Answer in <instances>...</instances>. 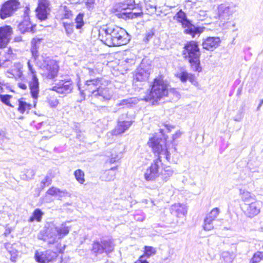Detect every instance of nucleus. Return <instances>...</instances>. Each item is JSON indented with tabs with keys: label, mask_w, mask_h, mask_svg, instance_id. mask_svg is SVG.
I'll return each instance as SVG.
<instances>
[{
	"label": "nucleus",
	"mask_w": 263,
	"mask_h": 263,
	"mask_svg": "<svg viewBox=\"0 0 263 263\" xmlns=\"http://www.w3.org/2000/svg\"><path fill=\"white\" fill-rule=\"evenodd\" d=\"M157 158L153 160L151 166L146 170L145 179L147 181L155 180L160 175L159 168L162 164V158L167 162L171 161L170 154L166 148L165 141L161 138L154 137L149 139L148 143Z\"/></svg>",
	"instance_id": "nucleus-1"
},
{
	"label": "nucleus",
	"mask_w": 263,
	"mask_h": 263,
	"mask_svg": "<svg viewBox=\"0 0 263 263\" xmlns=\"http://www.w3.org/2000/svg\"><path fill=\"white\" fill-rule=\"evenodd\" d=\"M101 40L108 46H119L129 41L128 33L122 28L112 24L102 27L99 31Z\"/></svg>",
	"instance_id": "nucleus-2"
},
{
	"label": "nucleus",
	"mask_w": 263,
	"mask_h": 263,
	"mask_svg": "<svg viewBox=\"0 0 263 263\" xmlns=\"http://www.w3.org/2000/svg\"><path fill=\"white\" fill-rule=\"evenodd\" d=\"M70 228L63 223L57 226L53 223H49L45 231L41 232L37 236L39 239L48 241L50 244H53L59 239H61L67 235Z\"/></svg>",
	"instance_id": "nucleus-3"
},
{
	"label": "nucleus",
	"mask_w": 263,
	"mask_h": 263,
	"mask_svg": "<svg viewBox=\"0 0 263 263\" xmlns=\"http://www.w3.org/2000/svg\"><path fill=\"white\" fill-rule=\"evenodd\" d=\"M168 94V85L161 78L154 79L151 90L146 94L143 100L158 104L159 102Z\"/></svg>",
	"instance_id": "nucleus-4"
},
{
	"label": "nucleus",
	"mask_w": 263,
	"mask_h": 263,
	"mask_svg": "<svg viewBox=\"0 0 263 263\" xmlns=\"http://www.w3.org/2000/svg\"><path fill=\"white\" fill-rule=\"evenodd\" d=\"M183 57L190 63L193 70L200 72L201 67L200 66L199 58L200 51L198 43L194 41L187 42L183 47L182 51Z\"/></svg>",
	"instance_id": "nucleus-5"
},
{
	"label": "nucleus",
	"mask_w": 263,
	"mask_h": 263,
	"mask_svg": "<svg viewBox=\"0 0 263 263\" xmlns=\"http://www.w3.org/2000/svg\"><path fill=\"white\" fill-rule=\"evenodd\" d=\"M42 60L36 61V64L41 70V74L43 78L47 80H54L57 77L59 66L57 62L49 57L42 56Z\"/></svg>",
	"instance_id": "nucleus-6"
},
{
	"label": "nucleus",
	"mask_w": 263,
	"mask_h": 263,
	"mask_svg": "<svg viewBox=\"0 0 263 263\" xmlns=\"http://www.w3.org/2000/svg\"><path fill=\"white\" fill-rule=\"evenodd\" d=\"M114 247V245L109 240H103L101 241H96L92 244L91 252L96 256L104 253L107 254L113 250Z\"/></svg>",
	"instance_id": "nucleus-7"
},
{
	"label": "nucleus",
	"mask_w": 263,
	"mask_h": 263,
	"mask_svg": "<svg viewBox=\"0 0 263 263\" xmlns=\"http://www.w3.org/2000/svg\"><path fill=\"white\" fill-rule=\"evenodd\" d=\"M177 18L178 21L181 23L182 27L185 28L184 33L191 35L192 37H195L196 35L199 36L205 29L203 27L195 26L187 19V17Z\"/></svg>",
	"instance_id": "nucleus-8"
},
{
	"label": "nucleus",
	"mask_w": 263,
	"mask_h": 263,
	"mask_svg": "<svg viewBox=\"0 0 263 263\" xmlns=\"http://www.w3.org/2000/svg\"><path fill=\"white\" fill-rule=\"evenodd\" d=\"M111 12L117 16H139V13H133L128 4L118 3L115 4L111 9Z\"/></svg>",
	"instance_id": "nucleus-9"
},
{
	"label": "nucleus",
	"mask_w": 263,
	"mask_h": 263,
	"mask_svg": "<svg viewBox=\"0 0 263 263\" xmlns=\"http://www.w3.org/2000/svg\"><path fill=\"white\" fill-rule=\"evenodd\" d=\"M93 99L92 101L96 103L108 101L112 98L114 91L111 88L106 87L103 84L99 86L98 90L93 92Z\"/></svg>",
	"instance_id": "nucleus-10"
},
{
	"label": "nucleus",
	"mask_w": 263,
	"mask_h": 263,
	"mask_svg": "<svg viewBox=\"0 0 263 263\" xmlns=\"http://www.w3.org/2000/svg\"><path fill=\"white\" fill-rule=\"evenodd\" d=\"M73 89L72 82L71 80H60L55 86L50 89L57 92L58 93L67 95L70 93Z\"/></svg>",
	"instance_id": "nucleus-11"
},
{
	"label": "nucleus",
	"mask_w": 263,
	"mask_h": 263,
	"mask_svg": "<svg viewBox=\"0 0 263 263\" xmlns=\"http://www.w3.org/2000/svg\"><path fill=\"white\" fill-rule=\"evenodd\" d=\"M17 0H9L5 2L0 10V16H10L12 15L18 8Z\"/></svg>",
	"instance_id": "nucleus-12"
},
{
	"label": "nucleus",
	"mask_w": 263,
	"mask_h": 263,
	"mask_svg": "<svg viewBox=\"0 0 263 263\" xmlns=\"http://www.w3.org/2000/svg\"><path fill=\"white\" fill-rule=\"evenodd\" d=\"M150 72V67L142 64L135 71L134 76V81L139 82L145 81L148 79Z\"/></svg>",
	"instance_id": "nucleus-13"
},
{
	"label": "nucleus",
	"mask_w": 263,
	"mask_h": 263,
	"mask_svg": "<svg viewBox=\"0 0 263 263\" xmlns=\"http://www.w3.org/2000/svg\"><path fill=\"white\" fill-rule=\"evenodd\" d=\"M126 116V115H122L119 118L117 126L112 131V135L117 136L122 134L131 126L132 124V121L124 120Z\"/></svg>",
	"instance_id": "nucleus-14"
},
{
	"label": "nucleus",
	"mask_w": 263,
	"mask_h": 263,
	"mask_svg": "<svg viewBox=\"0 0 263 263\" xmlns=\"http://www.w3.org/2000/svg\"><path fill=\"white\" fill-rule=\"evenodd\" d=\"M57 257V253L50 250H47L44 252L41 253L36 251L35 253L36 261L41 263H47L52 261Z\"/></svg>",
	"instance_id": "nucleus-15"
},
{
	"label": "nucleus",
	"mask_w": 263,
	"mask_h": 263,
	"mask_svg": "<svg viewBox=\"0 0 263 263\" xmlns=\"http://www.w3.org/2000/svg\"><path fill=\"white\" fill-rule=\"evenodd\" d=\"M220 213V209L215 208L206 215L204 220V230L210 231L214 228L213 222L216 219Z\"/></svg>",
	"instance_id": "nucleus-16"
},
{
	"label": "nucleus",
	"mask_w": 263,
	"mask_h": 263,
	"mask_svg": "<svg viewBox=\"0 0 263 263\" xmlns=\"http://www.w3.org/2000/svg\"><path fill=\"white\" fill-rule=\"evenodd\" d=\"M104 82V81L102 78L91 79L86 82L85 89L89 92L88 95H90L92 100L93 99V92L98 90L99 86L102 85Z\"/></svg>",
	"instance_id": "nucleus-17"
},
{
	"label": "nucleus",
	"mask_w": 263,
	"mask_h": 263,
	"mask_svg": "<svg viewBox=\"0 0 263 263\" xmlns=\"http://www.w3.org/2000/svg\"><path fill=\"white\" fill-rule=\"evenodd\" d=\"M220 42L219 37H208L203 40L202 46L203 49L213 51L220 45Z\"/></svg>",
	"instance_id": "nucleus-18"
},
{
	"label": "nucleus",
	"mask_w": 263,
	"mask_h": 263,
	"mask_svg": "<svg viewBox=\"0 0 263 263\" xmlns=\"http://www.w3.org/2000/svg\"><path fill=\"white\" fill-rule=\"evenodd\" d=\"M12 28L9 26L0 27V48L6 46L10 39Z\"/></svg>",
	"instance_id": "nucleus-19"
},
{
	"label": "nucleus",
	"mask_w": 263,
	"mask_h": 263,
	"mask_svg": "<svg viewBox=\"0 0 263 263\" xmlns=\"http://www.w3.org/2000/svg\"><path fill=\"white\" fill-rule=\"evenodd\" d=\"M245 213L249 217H253L260 212V204L258 202H251L250 203H246Z\"/></svg>",
	"instance_id": "nucleus-20"
},
{
	"label": "nucleus",
	"mask_w": 263,
	"mask_h": 263,
	"mask_svg": "<svg viewBox=\"0 0 263 263\" xmlns=\"http://www.w3.org/2000/svg\"><path fill=\"white\" fill-rule=\"evenodd\" d=\"M50 3L48 0H39L38 6L35 10L37 13L36 16H47L49 11Z\"/></svg>",
	"instance_id": "nucleus-21"
},
{
	"label": "nucleus",
	"mask_w": 263,
	"mask_h": 263,
	"mask_svg": "<svg viewBox=\"0 0 263 263\" xmlns=\"http://www.w3.org/2000/svg\"><path fill=\"white\" fill-rule=\"evenodd\" d=\"M29 87L32 97L36 100L39 93V82L36 75L32 76L29 82Z\"/></svg>",
	"instance_id": "nucleus-22"
},
{
	"label": "nucleus",
	"mask_w": 263,
	"mask_h": 263,
	"mask_svg": "<svg viewBox=\"0 0 263 263\" xmlns=\"http://www.w3.org/2000/svg\"><path fill=\"white\" fill-rule=\"evenodd\" d=\"M170 210L172 214L178 217H183L187 213L185 206L180 203H175L172 205Z\"/></svg>",
	"instance_id": "nucleus-23"
},
{
	"label": "nucleus",
	"mask_w": 263,
	"mask_h": 263,
	"mask_svg": "<svg viewBox=\"0 0 263 263\" xmlns=\"http://www.w3.org/2000/svg\"><path fill=\"white\" fill-rule=\"evenodd\" d=\"M83 18V17H75L74 22L73 23L72 25L67 24V22L64 23V26L66 33L67 34H70L72 32L73 26L78 29H81L84 24Z\"/></svg>",
	"instance_id": "nucleus-24"
},
{
	"label": "nucleus",
	"mask_w": 263,
	"mask_h": 263,
	"mask_svg": "<svg viewBox=\"0 0 263 263\" xmlns=\"http://www.w3.org/2000/svg\"><path fill=\"white\" fill-rule=\"evenodd\" d=\"M35 26V25H33L31 23L30 17H25L23 21L19 24L18 28L23 33L25 32H32L33 31V27Z\"/></svg>",
	"instance_id": "nucleus-25"
},
{
	"label": "nucleus",
	"mask_w": 263,
	"mask_h": 263,
	"mask_svg": "<svg viewBox=\"0 0 263 263\" xmlns=\"http://www.w3.org/2000/svg\"><path fill=\"white\" fill-rule=\"evenodd\" d=\"M234 8L230 7L227 4H221L218 7V16H230L233 14Z\"/></svg>",
	"instance_id": "nucleus-26"
},
{
	"label": "nucleus",
	"mask_w": 263,
	"mask_h": 263,
	"mask_svg": "<svg viewBox=\"0 0 263 263\" xmlns=\"http://www.w3.org/2000/svg\"><path fill=\"white\" fill-rule=\"evenodd\" d=\"M12 58V51L10 48H7L0 52V67L5 62L10 61Z\"/></svg>",
	"instance_id": "nucleus-27"
},
{
	"label": "nucleus",
	"mask_w": 263,
	"mask_h": 263,
	"mask_svg": "<svg viewBox=\"0 0 263 263\" xmlns=\"http://www.w3.org/2000/svg\"><path fill=\"white\" fill-rule=\"evenodd\" d=\"M116 167H112L109 170L105 171L101 176L102 181H110L115 178Z\"/></svg>",
	"instance_id": "nucleus-28"
},
{
	"label": "nucleus",
	"mask_w": 263,
	"mask_h": 263,
	"mask_svg": "<svg viewBox=\"0 0 263 263\" xmlns=\"http://www.w3.org/2000/svg\"><path fill=\"white\" fill-rule=\"evenodd\" d=\"M40 44V41L33 39L31 41V52L32 57L35 61H37L39 58L38 49Z\"/></svg>",
	"instance_id": "nucleus-29"
},
{
	"label": "nucleus",
	"mask_w": 263,
	"mask_h": 263,
	"mask_svg": "<svg viewBox=\"0 0 263 263\" xmlns=\"http://www.w3.org/2000/svg\"><path fill=\"white\" fill-rule=\"evenodd\" d=\"M174 173V170L169 166L164 167L161 173V177L163 181L166 182L170 179Z\"/></svg>",
	"instance_id": "nucleus-30"
},
{
	"label": "nucleus",
	"mask_w": 263,
	"mask_h": 263,
	"mask_svg": "<svg viewBox=\"0 0 263 263\" xmlns=\"http://www.w3.org/2000/svg\"><path fill=\"white\" fill-rule=\"evenodd\" d=\"M235 257L232 252L229 251H223L220 254V257L223 259L224 263H232Z\"/></svg>",
	"instance_id": "nucleus-31"
},
{
	"label": "nucleus",
	"mask_w": 263,
	"mask_h": 263,
	"mask_svg": "<svg viewBox=\"0 0 263 263\" xmlns=\"http://www.w3.org/2000/svg\"><path fill=\"white\" fill-rule=\"evenodd\" d=\"M137 103V100L136 98H131L120 101V103L117 104V106H122L123 107H130Z\"/></svg>",
	"instance_id": "nucleus-32"
},
{
	"label": "nucleus",
	"mask_w": 263,
	"mask_h": 263,
	"mask_svg": "<svg viewBox=\"0 0 263 263\" xmlns=\"http://www.w3.org/2000/svg\"><path fill=\"white\" fill-rule=\"evenodd\" d=\"M239 192L242 200L246 203H249V202L254 200L253 196L249 192L242 189H240Z\"/></svg>",
	"instance_id": "nucleus-33"
},
{
	"label": "nucleus",
	"mask_w": 263,
	"mask_h": 263,
	"mask_svg": "<svg viewBox=\"0 0 263 263\" xmlns=\"http://www.w3.org/2000/svg\"><path fill=\"white\" fill-rule=\"evenodd\" d=\"M43 214L44 213L40 209H36L34 211L32 216L30 217L28 221L29 222H32L35 220L36 221L40 222L41 220Z\"/></svg>",
	"instance_id": "nucleus-34"
},
{
	"label": "nucleus",
	"mask_w": 263,
	"mask_h": 263,
	"mask_svg": "<svg viewBox=\"0 0 263 263\" xmlns=\"http://www.w3.org/2000/svg\"><path fill=\"white\" fill-rule=\"evenodd\" d=\"M31 105L22 100H18V110L23 114L26 110L31 109Z\"/></svg>",
	"instance_id": "nucleus-35"
},
{
	"label": "nucleus",
	"mask_w": 263,
	"mask_h": 263,
	"mask_svg": "<svg viewBox=\"0 0 263 263\" xmlns=\"http://www.w3.org/2000/svg\"><path fill=\"white\" fill-rule=\"evenodd\" d=\"M263 260V252L257 251L255 253L250 260L251 263H259Z\"/></svg>",
	"instance_id": "nucleus-36"
},
{
	"label": "nucleus",
	"mask_w": 263,
	"mask_h": 263,
	"mask_svg": "<svg viewBox=\"0 0 263 263\" xmlns=\"http://www.w3.org/2000/svg\"><path fill=\"white\" fill-rule=\"evenodd\" d=\"M156 253V250L155 248L151 246H145L144 257L145 256L149 258L154 255Z\"/></svg>",
	"instance_id": "nucleus-37"
},
{
	"label": "nucleus",
	"mask_w": 263,
	"mask_h": 263,
	"mask_svg": "<svg viewBox=\"0 0 263 263\" xmlns=\"http://www.w3.org/2000/svg\"><path fill=\"white\" fill-rule=\"evenodd\" d=\"M74 175L77 180L81 184H83L84 179V173L81 170H77L74 172Z\"/></svg>",
	"instance_id": "nucleus-38"
},
{
	"label": "nucleus",
	"mask_w": 263,
	"mask_h": 263,
	"mask_svg": "<svg viewBox=\"0 0 263 263\" xmlns=\"http://www.w3.org/2000/svg\"><path fill=\"white\" fill-rule=\"evenodd\" d=\"M60 11L64 16H69L73 15L71 11L66 6H61Z\"/></svg>",
	"instance_id": "nucleus-39"
},
{
	"label": "nucleus",
	"mask_w": 263,
	"mask_h": 263,
	"mask_svg": "<svg viewBox=\"0 0 263 263\" xmlns=\"http://www.w3.org/2000/svg\"><path fill=\"white\" fill-rule=\"evenodd\" d=\"M52 182L51 178L47 175L41 182L40 187L43 189L45 186L49 185Z\"/></svg>",
	"instance_id": "nucleus-40"
},
{
	"label": "nucleus",
	"mask_w": 263,
	"mask_h": 263,
	"mask_svg": "<svg viewBox=\"0 0 263 263\" xmlns=\"http://www.w3.org/2000/svg\"><path fill=\"white\" fill-rule=\"evenodd\" d=\"M62 193L64 192L61 191L60 189L54 187L50 188L47 192L48 194L51 196H57Z\"/></svg>",
	"instance_id": "nucleus-41"
},
{
	"label": "nucleus",
	"mask_w": 263,
	"mask_h": 263,
	"mask_svg": "<svg viewBox=\"0 0 263 263\" xmlns=\"http://www.w3.org/2000/svg\"><path fill=\"white\" fill-rule=\"evenodd\" d=\"M11 96L8 95H0V100L3 103L8 106H12L9 103V100Z\"/></svg>",
	"instance_id": "nucleus-42"
},
{
	"label": "nucleus",
	"mask_w": 263,
	"mask_h": 263,
	"mask_svg": "<svg viewBox=\"0 0 263 263\" xmlns=\"http://www.w3.org/2000/svg\"><path fill=\"white\" fill-rule=\"evenodd\" d=\"M189 74L187 72L183 71L178 74V77L182 82H185L189 78Z\"/></svg>",
	"instance_id": "nucleus-43"
},
{
	"label": "nucleus",
	"mask_w": 263,
	"mask_h": 263,
	"mask_svg": "<svg viewBox=\"0 0 263 263\" xmlns=\"http://www.w3.org/2000/svg\"><path fill=\"white\" fill-rule=\"evenodd\" d=\"M35 174V172L34 170L32 169L27 170L26 172V178L27 179H31L34 177Z\"/></svg>",
	"instance_id": "nucleus-44"
},
{
	"label": "nucleus",
	"mask_w": 263,
	"mask_h": 263,
	"mask_svg": "<svg viewBox=\"0 0 263 263\" xmlns=\"http://www.w3.org/2000/svg\"><path fill=\"white\" fill-rule=\"evenodd\" d=\"M155 31L154 29L149 30L147 33L145 34V41L148 42L154 35Z\"/></svg>",
	"instance_id": "nucleus-45"
},
{
	"label": "nucleus",
	"mask_w": 263,
	"mask_h": 263,
	"mask_svg": "<svg viewBox=\"0 0 263 263\" xmlns=\"http://www.w3.org/2000/svg\"><path fill=\"white\" fill-rule=\"evenodd\" d=\"M11 257L10 260L11 261L15 262L16 261V258L17 256V252L16 250H13L9 252Z\"/></svg>",
	"instance_id": "nucleus-46"
},
{
	"label": "nucleus",
	"mask_w": 263,
	"mask_h": 263,
	"mask_svg": "<svg viewBox=\"0 0 263 263\" xmlns=\"http://www.w3.org/2000/svg\"><path fill=\"white\" fill-rule=\"evenodd\" d=\"M28 67L29 71L32 74V76L36 75L35 69L33 68V65L31 64V61H28L27 62Z\"/></svg>",
	"instance_id": "nucleus-47"
},
{
	"label": "nucleus",
	"mask_w": 263,
	"mask_h": 263,
	"mask_svg": "<svg viewBox=\"0 0 263 263\" xmlns=\"http://www.w3.org/2000/svg\"><path fill=\"white\" fill-rule=\"evenodd\" d=\"M16 72L17 73L15 76L14 73H13L8 72V73L9 74L8 77H14L15 78H21L23 75L22 71H21L20 70H18Z\"/></svg>",
	"instance_id": "nucleus-48"
},
{
	"label": "nucleus",
	"mask_w": 263,
	"mask_h": 263,
	"mask_svg": "<svg viewBox=\"0 0 263 263\" xmlns=\"http://www.w3.org/2000/svg\"><path fill=\"white\" fill-rule=\"evenodd\" d=\"M175 12H176V14L174 16H186L185 13L183 11H182L181 9H179V8H177L175 9Z\"/></svg>",
	"instance_id": "nucleus-49"
},
{
	"label": "nucleus",
	"mask_w": 263,
	"mask_h": 263,
	"mask_svg": "<svg viewBox=\"0 0 263 263\" xmlns=\"http://www.w3.org/2000/svg\"><path fill=\"white\" fill-rule=\"evenodd\" d=\"M48 102L50 106L52 107H56L59 103L58 100L56 99L49 100Z\"/></svg>",
	"instance_id": "nucleus-50"
},
{
	"label": "nucleus",
	"mask_w": 263,
	"mask_h": 263,
	"mask_svg": "<svg viewBox=\"0 0 263 263\" xmlns=\"http://www.w3.org/2000/svg\"><path fill=\"white\" fill-rule=\"evenodd\" d=\"M94 3L95 0H87V1L85 3V5L88 9H90L93 7Z\"/></svg>",
	"instance_id": "nucleus-51"
},
{
	"label": "nucleus",
	"mask_w": 263,
	"mask_h": 263,
	"mask_svg": "<svg viewBox=\"0 0 263 263\" xmlns=\"http://www.w3.org/2000/svg\"><path fill=\"white\" fill-rule=\"evenodd\" d=\"M78 87H79V89L80 91V97H81V99L80 100H79V101L81 102L82 101L85 100V92L83 90H81L80 89V86L79 85H78Z\"/></svg>",
	"instance_id": "nucleus-52"
},
{
	"label": "nucleus",
	"mask_w": 263,
	"mask_h": 263,
	"mask_svg": "<svg viewBox=\"0 0 263 263\" xmlns=\"http://www.w3.org/2000/svg\"><path fill=\"white\" fill-rule=\"evenodd\" d=\"M144 258V255H142L140 256L139 259L137 260L135 263H148V261H147L145 260H143L142 259Z\"/></svg>",
	"instance_id": "nucleus-53"
},
{
	"label": "nucleus",
	"mask_w": 263,
	"mask_h": 263,
	"mask_svg": "<svg viewBox=\"0 0 263 263\" xmlns=\"http://www.w3.org/2000/svg\"><path fill=\"white\" fill-rule=\"evenodd\" d=\"M18 86L23 90H26L27 88V86L26 84L21 82L18 83Z\"/></svg>",
	"instance_id": "nucleus-54"
},
{
	"label": "nucleus",
	"mask_w": 263,
	"mask_h": 263,
	"mask_svg": "<svg viewBox=\"0 0 263 263\" xmlns=\"http://www.w3.org/2000/svg\"><path fill=\"white\" fill-rule=\"evenodd\" d=\"M166 128L168 129V130L170 131L171 129L174 128L173 126H172L170 124H165L164 125Z\"/></svg>",
	"instance_id": "nucleus-55"
},
{
	"label": "nucleus",
	"mask_w": 263,
	"mask_h": 263,
	"mask_svg": "<svg viewBox=\"0 0 263 263\" xmlns=\"http://www.w3.org/2000/svg\"><path fill=\"white\" fill-rule=\"evenodd\" d=\"M125 62L126 63H129L131 64H134V59H127L126 60H125Z\"/></svg>",
	"instance_id": "nucleus-56"
},
{
	"label": "nucleus",
	"mask_w": 263,
	"mask_h": 263,
	"mask_svg": "<svg viewBox=\"0 0 263 263\" xmlns=\"http://www.w3.org/2000/svg\"><path fill=\"white\" fill-rule=\"evenodd\" d=\"M194 76L191 74H189V78L187 80H189L190 82H193L194 81Z\"/></svg>",
	"instance_id": "nucleus-57"
},
{
	"label": "nucleus",
	"mask_w": 263,
	"mask_h": 263,
	"mask_svg": "<svg viewBox=\"0 0 263 263\" xmlns=\"http://www.w3.org/2000/svg\"><path fill=\"white\" fill-rule=\"evenodd\" d=\"M263 104V100H261L260 101V103L257 108V110H259L260 107L261 106V105Z\"/></svg>",
	"instance_id": "nucleus-58"
},
{
	"label": "nucleus",
	"mask_w": 263,
	"mask_h": 263,
	"mask_svg": "<svg viewBox=\"0 0 263 263\" xmlns=\"http://www.w3.org/2000/svg\"><path fill=\"white\" fill-rule=\"evenodd\" d=\"M180 133H176L175 135H173V139L177 138L179 136V135H180Z\"/></svg>",
	"instance_id": "nucleus-59"
},
{
	"label": "nucleus",
	"mask_w": 263,
	"mask_h": 263,
	"mask_svg": "<svg viewBox=\"0 0 263 263\" xmlns=\"http://www.w3.org/2000/svg\"><path fill=\"white\" fill-rule=\"evenodd\" d=\"M135 219L138 221H143L144 218L143 217L140 218V217H137V216H135Z\"/></svg>",
	"instance_id": "nucleus-60"
},
{
	"label": "nucleus",
	"mask_w": 263,
	"mask_h": 263,
	"mask_svg": "<svg viewBox=\"0 0 263 263\" xmlns=\"http://www.w3.org/2000/svg\"><path fill=\"white\" fill-rule=\"evenodd\" d=\"M116 160H115V159L113 158H111V159H110V163H114L116 161Z\"/></svg>",
	"instance_id": "nucleus-61"
},
{
	"label": "nucleus",
	"mask_w": 263,
	"mask_h": 263,
	"mask_svg": "<svg viewBox=\"0 0 263 263\" xmlns=\"http://www.w3.org/2000/svg\"><path fill=\"white\" fill-rule=\"evenodd\" d=\"M15 40L16 41H21V37H17L15 38Z\"/></svg>",
	"instance_id": "nucleus-62"
},
{
	"label": "nucleus",
	"mask_w": 263,
	"mask_h": 263,
	"mask_svg": "<svg viewBox=\"0 0 263 263\" xmlns=\"http://www.w3.org/2000/svg\"><path fill=\"white\" fill-rule=\"evenodd\" d=\"M83 14L81 13H79L77 15V16H79V17H80V16H83Z\"/></svg>",
	"instance_id": "nucleus-63"
},
{
	"label": "nucleus",
	"mask_w": 263,
	"mask_h": 263,
	"mask_svg": "<svg viewBox=\"0 0 263 263\" xmlns=\"http://www.w3.org/2000/svg\"><path fill=\"white\" fill-rule=\"evenodd\" d=\"M39 18H40L41 20H45L47 17H38Z\"/></svg>",
	"instance_id": "nucleus-64"
}]
</instances>
